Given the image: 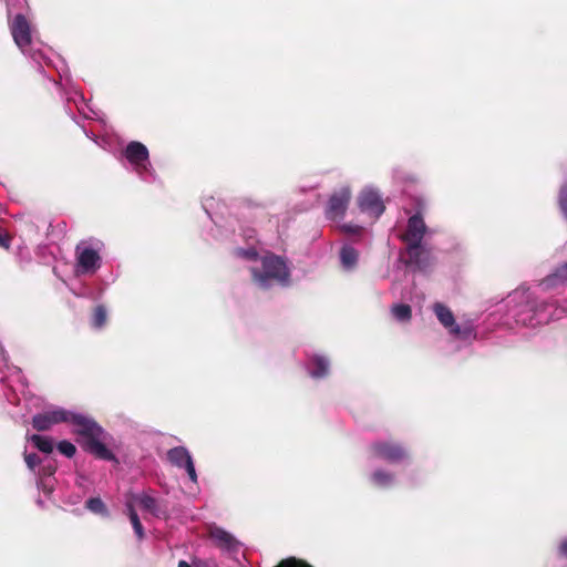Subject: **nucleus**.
I'll return each mask as SVG.
<instances>
[{
	"instance_id": "1",
	"label": "nucleus",
	"mask_w": 567,
	"mask_h": 567,
	"mask_svg": "<svg viewBox=\"0 0 567 567\" xmlns=\"http://www.w3.org/2000/svg\"><path fill=\"white\" fill-rule=\"evenodd\" d=\"M235 256L241 259L251 274L252 282L260 289L275 286L288 287L291 271L287 260L257 246L236 248Z\"/></svg>"
},
{
	"instance_id": "2",
	"label": "nucleus",
	"mask_w": 567,
	"mask_h": 567,
	"mask_svg": "<svg viewBox=\"0 0 567 567\" xmlns=\"http://www.w3.org/2000/svg\"><path fill=\"white\" fill-rule=\"evenodd\" d=\"M508 316L517 324L535 328L567 315V306L558 307L551 302L538 300L529 289H517L506 299Z\"/></svg>"
},
{
	"instance_id": "3",
	"label": "nucleus",
	"mask_w": 567,
	"mask_h": 567,
	"mask_svg": "<svg viewBox=\"0 0 567 567\" xmlns=\"http://www.w3.org/2000/svg\"><path fill=\"white\" fill-rule=\"evenodd\" d=\"M22 4L14 6L12 1H7V12L9 19V29L16 45L24 55H29L39 64V72H43V65L40 59L45 58L41 52H31L33 44L34 28L31 21V10L27 0H22ZM48 64V62H45Z\"/></svg>"
},
{
	"instance_id": "4",
	"label": "nucleus",
	"mask_w": 567,
	"mask_h": 567,
	"mask_svg": "<svg viewBox=\"0 0 567 567\" xmlns=\"http://www.w3.org/2000/svg\"><path fill=\"white\" fill-rule=\"evenodd\" d=\"M66 423L72 425L74 434L85 437V450L96 458L114 461V453L107 449L105 442L110 435L87 414L69 410Z\"/></svg>"
},
{
	"instance_id": "5",
	"label": "nucleus",
	"mask_w": 567,
	"mask_h": 567,
	"mask_svg": "<svg viewBox=\"0 0 567 567\" xmlns=\"http://www.w3.org/2000/svg\"><path fill=\"white\" fill-rule=\"evenodd\" d=\"M104 243L97 238L83 239L74 249V275L76 277H92L102 267Z\"/></svg>"
},
{
	"instance_id": "6",
	"label": "nucleus",
	"mask_w": 567,
	"mask_h": 567,
	"mask_svg": "<svg viewBox=\"0 0 567 567\" xmlns=\"http://www.w3.org/2000/svg\"><path fill=\"white\" fill-rule=\"evenodd\" d=\"M432 310L453 340L472 344L477 339V326L474 320L463 319L457 322L452 310L442 302H435Z\"/></svg>"
},
{
	"instance_id": "7",
	"label": "nucleus",
	"mask_w": 567,
	"mask_h": 567,
	"mask_svg": "<svg viewBox=\"0 0 567 567\" xmlns=\"http://www.w3.org/2000/svg\"><path fill=\"white\" fill-rule=\"evenodd\" d=\"M126 167L146 183L156 181V173L150 159L148 148L141 142L132 141L122 151Z\"/></svg>"
},
{
	"instance_id": "8",
	"label": "nucleus",
	"mask_w": 567,
	"mask_h": 567,
	"mask_svg": "<svg viewBox=\"0 0 567 567\" xmlns=\"http://www.w3.org/2000/svg\"><path fill=\"white\" fill-rule=\"evenodd\" d=\"M372 458L381 460L390 464H403L410 461V453L405 446L391 439H381L369 446Z\"/></svg>"
},
{
	"instance_id": "9",
	"label": "nucleus",
	"mask_w": 567,
	"mask_h": 567,
	"mask_svg": "<svg viewBox=\"0 0 567 567\" xmlns=\"http://www.w3.org/2000/svg\"><path fill=\"white\" fill-rule=\"evenodd\" d=\"M429 234V229L424 223L423 217L417 213L411 216L408 220L406 230L402 235V240L405 244V249L415 254L417 247L425 245L423 239Z\"/></svg>"
},
{
	"instance_id": "10",
	"label": "nucleus",
	"mask_w": 567,
	"mask_h": 567,
	"mask_svg": "<svg viewBox=\"0 0 567 567\" xmlns=\"http://www.w3.org/2000/svg\"><path fill=\"white\" fill-rule=\"evenodd\" d=\"M351 195L352 192L350 186L348 185H343L340 188L336 189L331 194L326 207L327 218L331 220L341 219L346 214V210L351 199Z\"/></svg>"
},
{
	"instance_id": "11",
	"label": "nucleus",
	"mask_w": 567,
	"mask_h": 567,
	"mask_svg": "<svg viewBox=\"0 0 567 567\" xmlns=\"http://www.w3.org/2000/svg\"><path fill=\"white\" fill-rule=\"evenodd\" d=\"M69 410L61 406H49L44 411L33 415L32 426L38 431H48L52 426L66 423Z\"/></svg>"
},
{
	"instance_id": "12",
	"label": "nucleus",
	"mask_w": 567,
	"mask_h": 567,
	"mask_svg": "<svg viewBox=\"0 0 567 567\" xmlns=\"http://www.w3.org/2000/svg\"><path fill=\"white\" fill-rule=\"evenodd\" d=\"M167 460L173 466L179 470H184L187 473L190 482L197 484L198 476L195 468L194 460L189 451L185 446H175L173 449H169L167 451Z\"/></svg>"
},
{
	"instance_id": "13",
	"label": "nucleus",
	"mask_w": 567,
	"mask_h": 567,
	"mask_svg": "<svg viewBox=\"0 0 567 567\" xmlns=\"http://www.w3.org/2000/svg\"><path fill=\"white\" fill-rule=\"evenodd\" d=\"M358 205L361 212L375 218L380 217L384 212V204L381 195L372 187H367L360 193L358 197Z\"/></svg>"
},
{
	"instance_id": "14",
	"label": "nucleus",
	"mask_w": 567,
	"mask_h": 567,
	"mask_svg": "<svg viewBox=\"0 0 567 567\" xmlns=\"http://www.w3.org/2000/svg\"><path fill=\"white\" fill-rule=\"evenodd\" d=\"M406 255L408 266L423 272L429 271L435 261L432 250L426 245L419 246L415 254H412L411 249L406 250Z\"/></svg>"
},
{
	"instance_id": "15",
	"label": "nucleus",
	"mask_w": 567,
	"mask_h": 567,
	"mask_svg": "<svg viewBox=\"0 0 567 567\" xmlns=\"http://www.w3.org/2000/svg\"><path fill=\"white\" fill-rule=\"evenodd\" d=\"M306 369L311 378L323 379L330 373V360L321 353H313L308 358Z\"/></svg>"
},
{
	"instance_id": "16",
	"label": "nucleus",
	"mask_w": 567,
	"mask_h": 567,
	"mask_svg": "<svg viewBox=\"0 0 567 567\" xmlns=\"http://www.w3.org/2000/svg\"><path fill=\"white\" fill-rule=\"evenodd\" d=\"M210 537L219 548L227 553H237L240 547V543L230 533L220 527H212Z\"/></svg>"
},
{
	"instance_id": "17",
	"label": "nucleus",
	"mask_w": 567,
	"mask_h": 567,
	"mask_svg": "<svg viewBox=\"0 0 567 567\" xmlns=\"http://www.w3.org/2000/svg\"><path fill=\"white\" fill-rule=\"evenodd\" d=\"M369 483L381 489H389L396 485V475L394 472L383 468V467H377L369 474Z\"/></svg>"
},
{
	"instance_id": "18",
	"label": "nucleus",
	"mask_w": 567,
	"mask_h": 567,
	"mask_svg": "<svg viewBox=\"0 0 567 567\" xmlns=\"http://www.w3.org/2000/svg\"><path fill=\"white\" fill-rule=\"evenodd\" d=\"M567 285V262L557 267L554 272L544 278L539 287L543 290H550Z\"/></svg>"
},
{
	"instance_id": "19",
	"label": "nucleus",
	"mask_w": 567,
	"mask_h": 567,
	"mask_svg": "<svg viewBox=\"0 0 567 567\" xmlns=\"http://www.w3.org/2000/svg\"><path fill=\"white\" fill-rule=\"evenodd\" d=\"M132 498L136 502V504H138L142 507V509L151 513L156 517L161 516L158 501L151 494L146 492L132 493Z\"/></svg>"
},
{
	"instance_id": "20",
	"label": "nucleus",
	"mask_w": 567,
	"mask_h": 567,
	"mask_svg": "<svg viewBox=\"0 0 567 567\" xmlns=\"http://www.w3.org/2000/svg\"><path fill=\"white\" fill-rule=\"evenodd\" d=\"M341 267L346 271H352L358 265L359 252L351 245H343L339 252Z\"/></svg>"
},
{
	"instance_id": "21",
	"label": "nucleus",
	"mask_w": 567,
	"mask_h": 567,
	"mask_svg": "<svg viewBox=\"0 0 567 567\" xmlns=\"http://www.w3.org/2000/svg\"><path fill=\"white\" fill-rule=\"evenodd\" d=\"M68 102H73L79 111L86 118H94L96 116L95 111L85 101L82 93L74 91L68 96Z\"/></svg>"
},
{
	"instance_id": "22",
	"label": "nucleus",
	"mask_w": 567,
	"mask_h": 567,
	"mask_svg": "<svg viewBox=\"0 0 567 567\" xmlns=\"http://www.w3.org/2000/svg\"><path fill=\"white\" fill-rule=\"evenodd\" d=\"M29 441L41 452L51 453L53 451V441L43 435L33 434L29 437Z\"/></svg>"
},
{
	"instance_id": "23",
	"label": "nucleus",
	"mask_w": 567,
	"mask_h": 567,
	"mask_svg": "<svg viewBox=\"0 0 567 567\" xmlns=\"http://www.w3.org/2000/svg\"><path fill=\"white\" fill-rule=\"evenodd\" d=\"M107 321V310L103 305H99L94 308L91 324L94 329H102Z\"/></svg>"
},
{
	"instance_id": "24",
	"label": "nucleus",
	"mask_w": 567,
	"mask_h": 567,
	"mask_svg": "<svg viewBox=\"0 0 567 567\" xmlns=\"http://www.w3.org/2000/svg\"><path fill=\"white\" fill-rule=\"evenodd\" d=\"M85 507L94 513L99 514L103 517H107L110 515L107 507L103 503V501L100 497H91L86 501Z\"/></svg>"
},
{
	"instance_id": "25",
	"label": "nucleus",
	"mask_w": 567,
	"mask_h": 567,
	"mask_svg": "<svg viewBox=\"0 0 567 567\" xmlns=\"http://www.w3.org/2000/svg\"><path fill=\"white\" fill-rule=\"evenodd\" d=\"M393 317L401 322L409 321L411 319V307L404 303L394 305L391 309Z\"/></svg>"
},
{
	"instance_id": "26",
	"label": "nucleus",
	"mask_w": 567,
	"mask_h": 567,
	"mask_svg": "<svg viewBox=\"0 0 567 567\" xmlns=\"http://www.w3.org/2000/svg\"><path fill=\"white\" fill-rule=\"evenodd\" d=\"M215 198L214 197H209V198H205L204 202H203V208L205 209L206 214L208 215V217L216 224L218 225L219 224V220H218V213L215 212Z\"/></svg>"
},
{
	"instance_id": "27",
	"label": "nucleus",
	"mask_w": 567,
	"mask_h": 567,
	"mask_svg": "<svg viewBox=\"0 0 567 567\" xmlns=\"http://www.w3.org/2000/svg\"><path fill=\"white\" fill-rule=\"evenodd\" d=\"M56 447H58V451L62 455H64V456H66L69 458L73 457L75 455V453H76L75 445L73 443H71L70 441H66V440H63V441L59 442Z\"/></svg>"
},
{
	"instance_id": "28",
	"label": "nucleus",
	"mask_w": 567,
	"mask_h": 567,
	"mask_svg": "<svg viewBox=\"0 0 567 567\" xmlns=\"http://www.w3.org/2000/svg\"><path fill=\"white\" fill-rule=\"evenodd\" d=\"M559 206L564 217L567 219V184L563 185L559 192Z\"/></svg>"
},
{
	"instance_id": "29",
	"label": "nucleus",
	"mask_w": 567,
	"mask_h": 567,
	"mask_svg": "<svg viewBox=\"0 0 567 567\" xmlns=\"http://www.w3.org/2000/svg\"><path fill=\"white\" fill-rule=\"evenodd\" d=\"M277 567H311L307 563L293 557L284 559Z\"/></svg>"
},
{
	"instance_id": "30",
	"label": "nucleus",
	"mask_w": 567,
	"mask_h": 567,
	"mask_svg": "<svg viewBox=\"0 0 567 567\" xmlns=\"http://www.w3.org/2000/svg\"><path fill=\"white\" fill-rule=\"evenodd\" d=\"M132 526H133V529H134V533L136 535V537L138 539H143L144 538V528L141 524V520H140V517L138 515H134V517L132 519H130Z\"/></svg>"
},
{
	"instance_id": "31",
	"label": "nucleus",
	"mask_w": 567,
	"mask_h": 567,
	"mask_svg": "<svg viewBox=\"0 0 567 567\" xmlns=\"http://www.w3.org/2000/svg\"><path fill=\"white\" fill-rule=\"evenodd\" d=\"M24 461H25L28 468L31 471H34L35 467L41 463L40 457L34 453H30V454L25 453Z\"/></svg>"
},
{
	"instance_id": "32",
	"label": "nucleus",
	"mask_w": 567,
	"mask_h": 567,
	"mask_svg": "<svg viewBox=\"0 0 567 567\" xmlns=\"http://www.w3.org/2000/svg\"><path fill=\"white\" fill-rule=\"evenodd\" d=\"M136 502L132 498V493L126 496L125 499V513L128 516L130 519L134 517V515H137L136 509L134 507V504Z\"/></svg>"
},
{
	"instance_id": "33",
	"label": "nucleus",
	"mask_w": 567,
	"mask_h": 567,
	"mask_svg": "<svg viewBox=\"0 0 567 567\" xmlns=\"http://www.w3.org/2000/svg\"><path fill=\"white\" fill-rule=\"evenodd\" d=\"M0 247L8 249L10 247V237L0 227Z\"/></svg>"
},
{
	"instance_id": "34",
	"label": "nucleus",
	"mask_w": 567,
	"mask_h": 567,
	"mask_svg": "<svg viewBox=\"0 0 567 567\" xmlns=\"http://www.w3.org/2000/svg\"><path fill=\"white\" fill-rule=\"evenodd\" d=\"M343 230L349 234H358L361 230L360 226L357 225H343Z\"/></svg>"
},
{
	"instance_id": "35",
	"label": "nucleus",
	"mask_w": 567,
	"mask_h": 567,
	"mask_svg": "<svg viewBox=\"0 0 567 567\" xmlns=\"http://www.w3.org/2000/svg\"><path fill=\"white\" fill-rule=\"evenodd\" d=\"M558 551L561 556L567 557V537L560 542Z\"/></svg>"
},
{
	"instance_id": "36",
	"label": "nucleus",
	"mask_w": 567,
	"mask_h": 567,
	"mask_svg": "<svg viewBox=\"0 0 567 567\" xmlns=\"http://www.w3.org/2000/svg\"><path fill=\"white\" fill-rule=\"evenodd\" d=\"M0 363H2L6 367L8 365V355L1 344H0Z\"/></svg>"
},
{
	"instance_id": "37",
	"label": "nucleus",
	"mask_w": 567,
	"mask_h": 567,
	"mask_svg": "<svg viewBox=\"0 0 567 567\" xmlns=\"http://www.w3.org/2000/svg\"><path fill=\"white\" fill-rule=\"evenodd\" d=\"M42 473H43V475L50 476V475H52L54 473V468L51 467V466H44L42 468Z\"/></svg>"
},
{
	"instance_id": "38",
	"label": "nucleus",
	"mask_w": 567,
	"mask_h": 567,
	"mask_svg": "<svg viewBox=\"0 0 567 567\" xmlns=\"http://www.w3.org/2000/svg\"><path fill=\"white\" fill-rule=\"evenodd\" d=\"M13 371H14V373L17 375V379L21 380L22 379L21 371L18 368H13Z\"/></svg>"
},
{
	"instance_id": "39",
	"label": "nucleus",
	"mask_w": 567,
	"mask_h": 567,
	"mask_svg": "<svg viewBox=\"0 0 567 567\" xmlns=\"http://www.w3.org/2000/svg\"><path fill=\"white\" fill-rule=\"evenodd\" d=\"M178 567H190L186 561L181 560Z\"/></svg>"
},
{
	"instance_id": "40",
	"label": "nucleus",
	"mask_w": 567,
	"mask_h": 567,
	"mask_svg": "<svg viewBox=\"0 0 567 567\" xmlns=\"http://www.w3.org/2000/svg\"><path fill=\"white\" fill-rule=\"evenodd\" d=\"M43 485H44V482L42 478H40L38 482V487L41 488Z\"/></svg>"
},
{
	"instance_id": "41",
	"label": "nucleus",
	"mask_w": 567,
	"mask_h": 567,
	"mask_svg": "<svg viewBox=\"0 0 567 567\" xmlns=\"http://www.w3.org/2000/svg\"><path fill=\"white\" fill-rule=\"evenodd\" d=\"M85 135H86L89 138H91V140L95 141V136H94V135H90V133H87L86 131H85Z\"/></svg>"
}]
</instances>
